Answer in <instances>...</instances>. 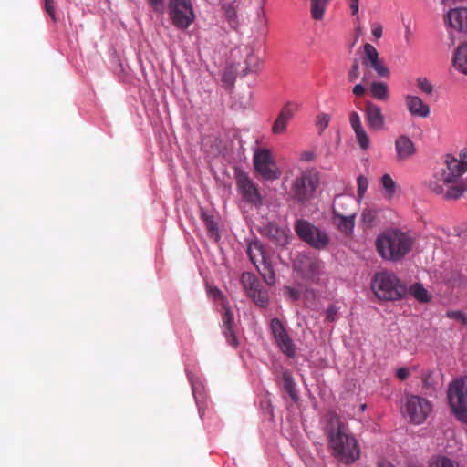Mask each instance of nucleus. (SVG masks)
I'll list each match as a JSON object with an SVG mask.
<instances>
[{"instance_id": "72a5a7b5", "label": "nucleus", "mask_w": 467, "mask_h": 467, "mask_svg": "<svg viewBox=\"0 0 467 467\" xmlns=\"http://www.w3.org/2000/svg\"><path fill=\"white\" fill-rule=\"evenodd\" d=\"M409 291L413 297H415L418 301L421 303H427L430 301L428 291L420 283L412 285L410 287Z\"/></svg>"}, {"instance_id": "f704fd0d", "label": "nucleus", "mask_w": 467, "mask_h": 467, "mask_svg": "<svg viewBox=\"0 0 467 467\" xmlns=\"http://www.w3.org/2000/svg\"><path fill=\"white\" fill-rule=\"evenodd\" d=\"M267 235L279 244H283L285 242V232L275 224H269L267 226Z\"/></svg>"}, {"instance_id": "b1692460", "label": "nucleus", "mask_w": 467, "mask_h": 467, "mask_svg": "<svg viewBox=\"0 0 467 467\" xmlns=\"http://www.w3.org/2000/svg\"><path fill=\"white\" fill-rule=\"evenodd\" d=\"M452 65L457 71L467 76V41L461 43L454 50Z\"/></svg>"}, {"instance_id": "4be33fe9", "label": "nucleus", "mask_w": 467, "mask_h": 467, "mask_svg": "<svg viewBox=\"0 0 467 467\" xmlns=\"http://www.w3.org/2000/svg\"><path fill=\"white\" fill-rule=\"evenodd\" d=\"M444 21L452 29H467V8L451 9L445 16Z\"/></svg>"}, {"instance_id": "f8f14e48", "label": "nucleus", "mask_w": 467, "mask_h": 467, "mask_svg": "<svg viewBox=\"0 0 467 467\" xmlns=\"http://www.w3.org/2000/svg\"><path fill=\"white\" fill-rule=\"evenodd\" d=\"M270 330L279 349L288 358H294L296 355L295 345L279 318L275 317L271 320Z\"/></svg>"}, {"instance_id": "4d7b16f0", "label": "nucleus", "mask_w": 467, "mask_h": 467, "mask_svg": "<svg viewBox=\"0 0 467 467\" xmlns=\"http://www.w3.org/2000/svg\"><path fill=\"white\" fill-rule=\"evenodd\" d=\"M350 9L353 14H356L358 11V0H350Z\"/></svg>"}, {"instance_id": "a19ab883", "label": "nucleus", "mask_w": 467, "mask_h": 467, "mask_svg": "<svg viewBox=\"0 0 467 467\" xmlns=\"http://www.w3.org/2000/svg\"><path fill=\"white\" fill-rule=\"evenodd\" d=\"M446 316L449 317V318H451V319H455V320H459L461 321L462 324H466L467 323V317L464 313H462V311H459V310H451V311H448L446 313Z\"/></svg>"}, {"instance_id": "393cba45", "label": "nucleus", "mask_w": 467, "mask_h": 467, "mask_svg": "<svg viewBox=\"0 0 467 467\" xmlns=\"http://www.w3.org/2000/svg\"><path fill=\"white\" fill-rule=\"evenodd\" d=\"M246 253L250 261L254 265L255 267L269 261L268 257L266 256L264 245L258 241L250 243L247 246Z\"/></svg>"}, {"instance_id": "6e6d98bb", "label": "nucleus", "mask_w": 467, "mask_h": 467, "mask_svg": "<svg viewBox=\"0 0 467 467\" xmlns=\"http://www.w3.org/2000/svg\"><path fill=\"white\" fill-rule=\"evenodd\" d=\"M353 93L356 95V96H363L364 93H365V88L361 85V84H357L354 88H353Z\"/></svg>"}, {"instance_id": "412c9836", "label": "nucleus", "mask_w": 467, "mask_h": 467, "mask_svg": "<svg viewBox=\"0 0 467 467\" xmlns=\"http://www.w3.org/2000/svg\"><path fill=\"white\" fill-rule=\"evenodd\" d=\"M349 124L356 134L359 147L362 150H368L370 144V140L362 126L360 116L358 112L351 111L349 113Z\"/></svg>"}, {"instance_id": "37998d69", "label": "nucleus", "mask_w": 467, "mask_h": 467, "mask_svg": "<svg viewBox=\"0 0 467 467\" xmlns=\"http://www.w3.org/2000/svg\"><path fill=\"white\" fill-rule=\"evenodd\" d=\"M204 221L206 228L210 233L214 234L218 232L217 223L213 221V217L204 215Z\"/></svg>"}, {"instance_id": "1a4fd4ad", "label": "nucleus", "mask_w": 467, "mask_h": 467, "mask_svg": "<svg viewBox=\"0 0 467 467\" xmlns=\"http://www.w3.org/2000/svg\"><path fill=\"white\" fill-rule=\"evenodd\" d=\"M235 179L237 190L243 199L255 207H261L263 205V197L248 175L242 171H237Z\"/></svg>"}, {"instance_id": "6e6552de", "label": "nucleus", "mask_w": 467, "mask_h": 467, "mask_svg": "<svg viewBox=\"0 0 467 467\" xmlns=\"http://www.w3.org/2000/svg\"><path fill=\"white\" fill-rule=\"evenodd\" d=\"M405 407L410 420L414 424L424 422L432 410V406L428 400L416 395L408 397Z\"/></svg>"}, {"instance_id": "4c0bfd02", "label": "nucleus", "mask_w": 467, "mask_h": 467, "mask_svg": "<svg viewBox=\"0 0 467 467\" xmlns=\"http://www.w3.org/2000/svg\"><path fill=\"white\" fill-rule=\"evenodd\" d=\"M331 120V116L327 113H319L317 116L316 126L319 130V134H321L327 127Z\"/></svg>"}, {"instance_id": "f03ea898", "label": "nucleus", "mask_w": 467, "mask_h": 467, "mask_svg": "<svg viewBox=\"0 0 467 467\" xmlns=\"http://www.w3.org/2000/svg\"><path fill=\"white\" fill-rule=\"evenodd\" d=\"M413 238L400 230L388 231L378 236L376 248L380 256L390 261H399L411 250Z\"/></svg>"}, {"instance_id": "052dcab7", "label": "nucleus", "mask_w": 467, "mask_h": 467, "mask_svg": "<svg viewBox=\"0 0 467 467\" xmlns=\"http://www.w3.org/2000/svg\"><path fill=\"white\" fill-rule=\"evenodd\" d=\"M375 38L379 39L382 36V31H372Z\"/></svg>"}, {"instance_id": "bb28decb", "label": "nucleus", "mask_w": 467, "mask_h": 467, "mask_svg": "<svg viewBox=\"0 0 467 467\" xmlns=\"http://www.w3.org/2000/svg\"><path fill=\"white\" fill-rule=\"evenodd\" d=\"M465 192H467V178L462 179L460 182L450 186L444 193V199L458 200L463 195Z\"/></svg>"}, {"instance_id": "09e8293b", "label": "nucleus", "mask_w": 467, "mask_h": 467, "mask_svg": "<svg viewBox=\"0 0 467 467\" xmlns=\"http://www.w3.org/2000/svg\"><path fill=\"white\" fill-rule=\"evenodd\" d=\"M337 308L335 306H329L326 312V319L328 321H334L337 316Z\"/></svg>"}, {"instance_id": "de8ad7c7", "label": "nucleus", "mask_w": 467, "mask_h": 467, "mask_svg": "<svg viewBox=\"0 0 467 467\" xmlns=\"http://www.w3.org/2000/svg\"><path fill=\"white\" fill-rule=\"evenodd\" d=\"M208 293L214 299H222L223 297L222 291L216 286L209 287Z\"/></svg>"}, {"instance_id": "5fc2aeb1", "label": "nucleus", "mask_w": 467, "mask_h": 467, "mask_svg": "<svg viewBox=\"0 0 467 467\" xmlns=\"http://www.w3.org/2000/svg\"><path fill=\"white\" fill-rule=\"evenodd\" d=\"M431 190L436 194H442L444 192L443 186L438 184L437 182L431 184Z\"/></svg>"}, {"instance_id": "ddd939ff", "label": "nucleus", "mask_w": 467, "mask_h": 467, "mask_svg": "<svg viewBox=\"0 0 467 467\" xmlns=\"http://www.w3.org/2000/svg\"><path fill=\"white\" fill-rule=\"evenodd\" d=\"M323 266V262L320 259L308 256H304L300 262L295 264V269L301 277L308 281H317Z\"/></svg>"}, {"instance_id": "2eb2a0df", "label": "nucleus", "mask_w": 467, "mask_h": 467, "mask_svg": "<svg viewBox=\"0 0 467 467\" xmlns=\"http://www.w3.org/2000/svg\"><path fill=\"white\" fill-rule=\"evenodd\" d=\"M298 109L299 106L296 103L292 101L286 102L272 126V132L275 135L285 132L289 121L294 118Z\"/></svg>"}, {"instance_id": "473e14b6", "label": "nucleus", "mask_w": 467, "mask_h": 467, "mask_svg": "<svg viewBox=\"0 0 467 467\" xmlns=\"http://www.w3.org/2000/svg\"><path fill=\"white\" fill-rule=\"evenodd\" d=\"M284 389L288 393L290 398L296 401L298 400L297 393L296 390V383L292 375L288 371L283 373Z\"/></svg>"}, {"instance_id": "3c124183", "label": "nucleus", "mask_w": 467, "mask_h": 467, "mask_svg": "<svg viewBox=\"0 0 467 467\" xmlns=\"http://www.w3.org/2000/svg\"><path fill=\"white\" fill-rule=\"evenodd\" d=\"M154 10L159 11L163 8V0H148Z\"/></svg>"}, {"instance_id": "5701e85b", "label": "nucleus", "mask_w": 467, "mask_h": 467, "mask_svg": "<svg viewBox=\"0 0 467 467\" xmlns=\"http://www.w3.org/2000/svg\"><path fill=\"white\" fill-rule=\"evenodd\" d=\"M395 150L397 159L399 161L408 160L416 152L413 141L406 135H400L397 138L395 141Z\"/></svg>"}, {"instance_id": "cd10ccee", "label": "nucleus", "mask_w": 467, "mask_h": 467, "mask_svg": "<svg viewBox=\"0 0 467 467\" xmlns=\"http://www.w3.org/2000/svg\"><path fill=\"white\" fill-rule=\"evenodd\" d=\"M370 92L373 98L385 101L389 98V88L383 82H373L370 85Z\"/></svg>"}, {"instance_id": "e433bc0d", "label": "nucleus", "mask_w": 467, "mask_h": 467, "mask_svg": "<svg viewBox=\"0 0 467 467\" xmlns=\"http://www.w3.org/2000/svg\"><path fill=\"white\" fill-rule=\"evenodd\" d=\"M418 89L426 95H431L433 92V85L425 77H420L416 79Z\"/></svg>"}, {"instance_id": "dca6fc26", "label": "nucleus", "mask_w": 467, "mask_h": 467, "mask_svg": "<svg viewBox=\"0 0 467 467\" xmlns=\"http://www.w3.org/2000/svg\"><path fill=\"white\" fill-rule=\"evenodd\" d=\"M365 119L372 130H381L385 126V117L379 106L372 101L365 102Z\"/></svg>"}, {"instance_id": "58836bf2", "label": "nucleus", "mask_w": 467, "mask_h": 467, "mask_svg": "<svg viewBox=\"0 0 467 467\" xmlns=\"http://www.w3.org/2000/svg\"><path fill=\"white\" fill-rule=\"evenodd\" d=\"M422 383H423V389H425L426 393H431V390L434 389V379H433V372L427 371L425 372L422 377Z\"/></svg>"}, {"instance_id": "49530a36", "label": "nucleus", "mask_w": 467, "mask_h": 467, "mask_svg": "<svg viewBox=\"0 0 467 467\" xmlns=\"http://www.w3.org/2000/svg\"><path fill=\"white\" fill-rule=\"evenodd\" d=\"M337 202H340L341 203H343L341 206H340V210L341 211H344V212H348L347 210V207L348 206V204H353V201L351 198H343V197H338L335 202H334V205Z\"/></svg>"}, {"instance_id": "0eeeda50", "label": "nucleus", "mask_w": 467, "mask_h": 467, "mask_svg": "<svg viewBox=\"0 0 467 467\" xmlns=\"http://www.w3.org/2000/svg\"><path fill=\"white\" fill-rule=\"evenodd\" d=\"M170 16L173 24L187 28L195 18L190 0H170Z\"/></svg>"}, {"instance_id": "a18cd8bd", "label": "nucleus", "mask_w": 467, "mask_h": 467, "mask_svg": "<svg viewBox=\"0 0 467 467\" xmlns=\"http://www.w3.org/2000/svg\"><path fill=\"white\" fill-rule=\"evenodd\" d=\"M44 8H45V11L49 15V16L54 19L55 18L54 0H44Z\"/></svg>"}, {"instance_id": "0e129e2a", "label": "nucleus", "mask_w": 467, "mask_h": 467, "mask_svg": "<svg viewBox=\"0 0 467 467\" xmlns=\"http://www.w3.org/2000/svg\"><path fill=\"white\" fill-rule=\"evenodd\" d=\"M192 392H193V395H195V393H196V387L194 385L192 386Z\"/></svg>"}, {"instance_id": "c756f323", "label": "nucleus", "mask_w": 467, "mask_h": 467, "mask_svg": "<svg viewBox=\"0 0 467 467\" xmlns=\"http://www.w3.org/2000/svg\"><path fill=\"white\" fill-rule=\"evenodd\" d=\"M429 467H460V465L458 462L445 455H434L429 461Z\"/></svg>"}, {"instance_id": "39448f33", "label": "nucleus", "mask_w": 467, "mask_h": 467, "mask_svg": "<svg viewBox=\"0 0 467 467\" xmlns=\"http://www.w3.org/2000/svg\"><path fill=\"white\" fill-rule=\"evenodd\" d=\"M317 173L312 171H304L296 178L291 187V196L298 203H306L314 197L318 185Z\"/></svg>"}, {"instance_id": "79ce46f5", "label": "nucleus", "mask_w": 467, "mask_h": 467, "mask_svg": "<svg viewBox=\"0 0 467 467\" xmlns=\"http://www.w3.org/2000/svg\"><path fill=\"white\" fill-rule=\"evenodd\" d=\"M358 193L362 196L368 188V181L364 176H358Z\"/></svg>"}, {"instance_id": "c85d7f7f", "label": "nucleus", "mask_w": 467, "mask_h": 467, "mask_svg": "<svg viewBox=\"0 0 467 467\" xmlns=\"http://www.w3.org/2000/svg\"><path fill=\"white\" fill-rule=\"evenodd\" d=\"M257 271L264 278L265 282L269 285H274L275 283V275L273 270L270 260L256 266Z\"/></svg>"}, {"instance_id": "7c9ffc66", "label": "nucleus", "mask_w": 467, "mask_h": 467, "mask_svg": "<svg viewBox=\"0 0 467 467\" xmlns=\"http://www.w3.org/2000/svg\"><path fill=\"white\" fill-rule=\"evenodd\" d=\"M329 1L330 0H310V11L314 19H322Z\"/></svg>"}, {"instance_id": "9d476101", "label": "nucleus", "mask_w": 467, "mask_h": 467, "mask_svg": "<svg viewBox=\"0 0 467 467\" xmlns=\"http://www.w3.org/2000/svg\"><path fill=\"white\" fill-rule=\"evenodd\" d=\"M254 166L255 171L265 180H275L280 172L272 158L271 151L267 149H259L254 155Z\"/></svg>"}, {"instance_id": "f257e3e1", "label": "nucleus", "mask_w": 467, "mask_h": 467, "mask_svg": "<svg viewBox=\"0 0 467 467\" xmlns=\"http://www.w3.org/2000/svg\"><path fill=\"white\" fill-rule=\"evenodd\" d=\"M331 455L339 462L350 465L360 457V448L349 428L336 413L327 414L325 429Z\"/></svg>"}, {"instance_id": "603ef678", "label": "nucleus", "mask_w": 467, "mask_h": 467, "mask_svg": "<svg viewBox=\"0 0 467 467\" xmlns=\"http://www.w3.org/2000/svg\"><path fill=\"white\" fill-rule=\"evenodd\" d=\"M285 290H286L287 295L294 300H297L299 298L300 294L296 289L292 288V287H286Z\"/></svg>"}, {"instance_id": "9b49d317", "label": "nucleus", "mask_w": 467, "mask_h": 467, "mask_svg": "<svg viewBox=\"0 0 467 467\" xmlns=\"http://www.w3.org/2000/svg\"><path fill=\"white\" fill-rule=\"evenodd\" d=\"M241 283L245 289L249 297L260 307H265L269 303V296L267 291L261 288L258 278L249 273H243L241 275Z\"/></svg>"}, {"instance_id": "423d86ee", "label": "nucleus", "mask_w": 467, "mask_h": 467, "mask_svg": "<svg viewBox=\"0 0 467 467\" xmlns=\"http://www.w3.org/2000/svg\"><path fill=\"white\" fill-rule=\"evenodd\" d=\"M295 231L301 240L316 249H324L329 243V237L325 232L306 220H296Z\"/></svg>"}, {"instance_id": "2f4dec72", "label": "nucleus", "mask_w": 467, "mask_h": 467, "mask_svg": "<svg viewBox=\"0 0 467 467\" xmlns=\"http://www.w3.org/2000/svg\"><path fill=\"white\" fill-rule=\"evenodd\" d=\"M244 52L245 53V67L243 68V74H246L249 71H254L257 69L259 65V59L254 56L253 50L250 47H244Z\"/></svg>"}, {"instance_id": "bf43d9fd", "label": "nucleus", "mask_w": 467, "mask_h": 467, "mask_svg": "<svg viewBox=\"0 0 467 467\" xmlns=\"http://www.w3.org/2000/svg\"><path fill=\"white\" fill-rule=\"evenodd\" d=\"M378 467H394V466L387 461H380L378 464Z\"/></svg>"}, {"instance_id": "f3484780", "label": "nucleus", "mask_w": 467, "mask_h": 467, "mask_svg": "<svg viewBox=\"0 0 467 467\" xmlns=\"http://www.w3.org/2000/svg\"><path fill=\"white\" fill-rule=\"evenodd\" d=\"M365 58L364 65L372 67L379 77H389V71L388 67L379 59V53L376 48L367 43L364 46Z\"/></svg>"}, {"instance_id": "7ed1b4c3", "label": "nucleus", "mask_w": 467, "mask_h": 467, "mask_svg": "<svg viewBox=\"0 0 467 467\" xmlns=\"http://www.w3.org/2000/svg\"><path fill=\"white\" fill-rule=\"evenodd\" d=\"M371 290L375 296L381 301H396L407 294L406 285L391 271L377 272L371 279Z\"/></svg>"}, {"instance_id": "680f3d73", "label": "nucleus", "mask_w": 467, "mask_h": 467, "mask_svg": "<svg viewBox=\"0 0 467 467\" xmlns=\"http://www.w3.org/2000/svg\"><path fill=\"white\" fill-rule=\"evenodd\" d=\"M450 40H451V45H454V37H453V35L451 33L450 34Z\"/></svg>"}, {"instance_id": "4468645a", "label": "nucleus", "mask_w": 467, "mask_h": 467, "mask_svg": "<svg viewBox=\"0 0 467 467\" xmlns=\"http://www.w3.org/2000/svg\"><path fill=\"white\" fill-rule=\"evenodd\" d=\"M343 203H341L340 202H337L335 205H333V220L337 229L341 233L348 235L353 232L356 214L353 212L341 211L340 206Z\"/></svg>"}, {"instance_id": "8fccbe9b", "label": "nucleus", "mask_w": 467, "mask_h": 467, "mask_svg": "<svg viewBox=\"0 0 467 467\" xmlns=\"http://www.w3.org/2000/svg\"><path fill=\"white\" fill-rule=\"evenodd\" d=\"M410 375L409 369L407 368H400L397 372L396 376L400 379L404 380L406 379Z\"/></svg>"}, {"instance_id": "a211bd4d", "label": "nucleus", "mask_w": 467, "mask_h": 467, "mask_svg": "<svg viewBox=\"0 0 467 467\" xmlns=\"http://www.w3.org/2000/svg\"><path fill=\"white\" fill-rule=\"evenodd\" d=\"M404 102L407 110L413 117L428 118L431 114L430 107L421 98L416 95H406Z\"/></svg>"}, {"instance_id": "aec40b11", "label": "nucleus", "mask_w": 467, "mask_h": 467, "mask_svg": "<svg viewBox=\"0 0 467 467\" xmlns=\"http://www.w3.org/2000/svg\"><path fill=\"white\" fill-rule=\"evenodd\" d=\"M222 307L223 310L222 313V322L224 327L223 334L229 345L237 347L238 340L234 331V313L230 306L225 303H223Z\"/></svg>"}, {"instance_id": "13d9d810", "label": "nucleus", "mask_w": 467, "mask_h": 467, "mask_svg": "<svg viewBox=\"0 0 467 467\" xmlns=\"http://www.w3.org/2000/svg\"><path fill=\"white\" fill-rule=\"evenodd\" d=\"M302 159L305 161H311L313 159V153L309 151H305L302 154Z\"/></svg>"}, {"instance_id": "a878e982", "label": "nucleus", "mask_w": 467, "mask_h": 467, "mask_svg": "<svg viewBox=\"0 0 467 467\" xmlns=\"http://www.w3.org/2000/svg\"><path fill=\"white\" fill-rule=\"evenodd\" d=\"M244 2L240 0H235L228 4H224L223 8L224 10V16L229 23L230 27H236L237 23V10L240 8V5H242Z\"/></svg>"}, {"instance_id": "ea45409f", "label": "nucleus", "mask_w": 467, "mask_h": 467, "mask_svg": "<svg viewBox=\"0 0 467 467\" xmlns=\"http://www.w3.org/2000/svg\"><path fill=\"white\" fill-rule=\"evenodd\" d=\"M236 71L237 68H234V66L228 67L223 75V81L228 85H233L235 80Z\"/></svg>"}, {"instance_id": "6ab92c4d", "label": "nucleus", "mask_w": 467, "mask_h": 467, "mask_svg": "<svg viewBox=\"0 0 467 467\" xmlns=\"http://www.w3.org/2000/svg\"><path fill=\"white\" fill-rule=\"evenodd\" d=\"M446 169L443 170L441 177L445 184L455 183L457 180L466 172L462 163L458 159L448 156L446 159Z\"/></svg>"}, {"instance_id": "e2e57ef3", "label": "nucleus", "mask_w": 467, "mask_h": 467, "mask_svg": "<svg viewBox=\"0 0 467 467\" xmlns=\"http://www.w3.org/2000/svg\"><path fill=\"white\" fill-rule=\"evenodd\" d=\"M372 29H377V30L382 29V26L379 25L376 27H373Z\"/></svg>"}, {"instance_id": "c03bdc74", "label": "nucleus", "mask_w": 467, "mask_h": 467, "mask_svg": "<svg viewBox=\"0 0 467 467\" xmlns=\"http://www.w3.org/2000/svg\"><path fill=\"white\" fill-rule=\"evenodd\" d=\"M359 75V66L357 60L354 61L351 69L348 72V79L349 81H354L358 78Z\"/></svg>"}, {"instance_id": "864d4df0", "label": "nucleus", "mask_w": 467, "mask_h": 467, "mask_svg": "<svg viewBox=\"0 0 467 467\" xmlns=\"http://www.w3.org/2000/svg\"><path fill=\"white\" fill-rule=\"evenodd\" d=\"M458 161H461L462 163V167L467 171V150H463L460 153V159Z\"/></svg>"}, {"instance_id": "c9c22d12", "label": "nucleus", "mask_w": 467, "mask_h": 467, "mask_svg": "<svg viewBox=\"0 0 467 467\" xmlns=\"http://www.w3.org/2000/svg\"><path fill=\"white\" fill-rule=\"evenodd\" d=\"M382 187L386 192L388 198H392L396 192V182L389 174H384L381 177Z\"/></svg>"}, {"instance_id": "20e7f679", "label": "nucleus", "mask_w": 467, "mask_h": 467, "mask_svg": "<svg viewBox=\"0 0 467 467\" xmlns=\"http://www.w3.org/2000/svg\"><path fill=\"white\" fill-rule=\"evenodd\" d=\"M448 400L456 418L462 422H467V375L450 384Z\"/></svg>"}]
</instances>
